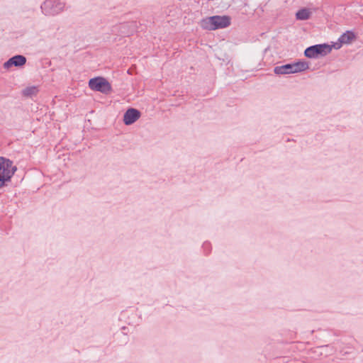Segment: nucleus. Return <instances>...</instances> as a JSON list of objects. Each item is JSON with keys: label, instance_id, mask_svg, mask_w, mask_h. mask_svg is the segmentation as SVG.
<instances>
[{"label": "nucleus", "instance_id": "nucleus-1", "mask_svg": "<svg viewBox=\"0 0 363 363\" xmlns=\"http://www.w3.org/2000/svg\"><path fill=\"white\" fill-rule=\"evenodd\" d=\"M231 23L229 16H212L206 17L201 21V27L207 30H215L225 28Z\"/></svg>", "mask_w": 363, "mask_h": 363}, {"label": "nucleus", "instance_id": "nucleus-2", "mask_svg": "<svg viewBox=\"0 0 363 363\" xmlns=\"http://www.w3.org/2000/svg\"><path fill=\"white\" fill-rule=\"evenodd\" d=\"M16 170L11 160L0 157V189L8 186Z\"/></svg>", "mask_w": 363, "mask_h": 363}, {"label": "nucleus", "instance_id": "nucleus-3", "mask_svg": "<svg viewBox=\"0 0 363 363\" xmlns=\"http://www.w3.org/2000/svg\"><path fill=\"white\" fill-rule=\"evenodd\" d=\"M332 46L328 43H321L311 45L304 50V55L310 59H317L330 53Z\"/></svg>", "mask_w": 363, "mask_h": 363}, {"label": "nucleus", "instance_id": "nucleus-4", "mask_svg": "<svg viewBox=\"0 0 363 363\" xmlns=\"http://www.w3.org/2000/svg\"><path fill=\"white\" fill-rule=\"evenodd\" d=\"M65 3L60 0H45L40 6L42 13L47 16H54L65 9Z\"/></svg>", "mask_w": 363, "mask_h": 363}, {"label": "nucleus", "instance_id": "nucleus-5", "mask_svg": "<svg viewBox=\"0 0 363 363\" xmlns=\"http://www.w3.org/2000/svg\"><path fill=\"white\" fill-rule=\"evenodd\" d=\"M89 87L96 91L107 94L111 92L112 87L109 82L103 77H96L91 78L88 82Z\"/></svg>", "mask_w": 363, "mask_h": 363}, {"label": "nucleus", "instance_id": "nucleus-6", "mask_svg": "<svg viewBox=\"0 0 363 363\" xmlns=\"http://www.w3.org/2000/svg\"><path fill=\"white\" fill-rule=\"evenodd\" d=\"M141 116V112L135 108H128L123 114V121L125 125H130Z\"/></svg>", "mask_w": 363, "mask_h": 363}, {"label": "nucleus", "instance_id": "nucleus-7", "mask_svg": "<svg viewBox=\"0 0 363 363\" xmlns=\"http://www.w3.org/2000/svg\"><path fill=\"white\" fill-rule=\"evenodd\" d=\"M26 57L22 55H16L10 57L4 63V68L9 69L13 67H22L26 63Z\"/></svg>", "mask_w": 363, "mask_h": 363}, {"label": "nucleus", "instance_id": "nucleus-8", "mask_svg": "<svg viewBox=\"0 0 363 363\" xmlns=\"http://www.w3.org/2000/svg\"><path fill=\"white\" fill-rule=\"evenodd\" d=\"M274 72L277 75L294 74L291 63H287L281 66H276Z\"/></svg>", "mask_w": 363, "mask_h": 363}, {"label": "nucleus", "instance_id": "nucleus-9", "mask_svg": "<svg viewBox=\"0 0 363 363\" xmlns=\"http://www.w3.org/2000/svg\"><path fill=\"white\" fill-rule=\"evenodd\" d=\"M342 43L343 44H350L357 38V35L352 30H347L344 33H342L339 38Z\"/></svg>", "mask_w": 363, "mask_h": 363}, {"label": "nucleus", "instance_id": "nucleus-10", "mask_svg": "<svg viewBox=\"0 0 363 363\" xmlns=\"http://www.w3.org/2000/svg\"><path fill=\"white\" fill-rule=\"evenodd\" d=\"M311 11L307 8H302L296 13V18L299 21L308 20L311 16Z\"/></svg>", "mask_w": 363, "mask_h": 363}, {"label": "nucleus", "instance_id": "nucleus-11", "mask_svg": "<svg viewBox=\"0 0 363 363\" xmlns=\"http://www.w3.org/2000/svg\"><path fill=\"white\" fill-rule=\"evenodd\" d=\"M291 65L294 74L301 72L308 69V64L305 61H298L296 62L291 63Z\"/></svg>", "mask_w": 363, "mask_h": 363}, {"label": "nucleus", "instance_id": "nucleus-12", "mask_svg": "<svg viewBox=\"0 0 363 363\" xmlns=\"http://www.w3.org/2000/svg\"><path fill=\"white\" fill-rule=\"evenodd\" d=\"M39 89L36 86H27L22 90V95L25 97L32 98L37 96Z\"/></svg>", "mask_w": 363, "mask_h": 363}, {"label": "nucleus", "instance_id": "nucleus-13", "mask_svg": "<svg viewBox=\"0 0 363 363\" xmlns=\"http://www.w3.org/2000/svg\"><path fill=\"white\" fill-rule=\"evenodd\" d=\"M202 249L204 251L206 255H208L211 251V244L209 242H204L202 245Z\"/></svg>", "mask_w": 363, "mask_h": 363}, {"label": "nucleus", "instance_id": "nucleus-14", "mask_svg": "<svg viewBox=\"0 0 363 363\" xmlns=\"http://www.w3.org/2000/svg\"><path fill=\"white\" fill-rule=\"evenodd\" d=\"M343 43H342V41L340 38H338L337 42L334 43L331 46L332 49L334 48L335 50L340 49L342 46Z\"/></svg>", "mask_w": 363, "mask_h": 363}, {"label": "nucleus", "instance_id": "nucleus-15", "mask_svg": "<svg viewBox=\"0 0 363 363\" xmlns=\"http://www.w3.org/2000/svg\"><path fill=\"white\" fill-rule=\"evenodd\" d=\"M120 27V29H122V28H125L127 27V24L126 23H122L119 26Z\"/></svg>", "mask_w": 363, "mask_h": 363}, {"label": "nucleus", "instance_id": "nucleus-16", "mask_svg": "<svg viewBox=\"0 0 363 363\" xmlns=\"http://www.w3.org/2000/svg\"><path fill=\"white\" fill-rule=\"evenodd\" d=\"M127 329H128V328H127L126 327H123V328H122V331H123V334H126V330H127Z\"/></svg>", "mask_w": 363, "mask_h": 363}]
</instances>
